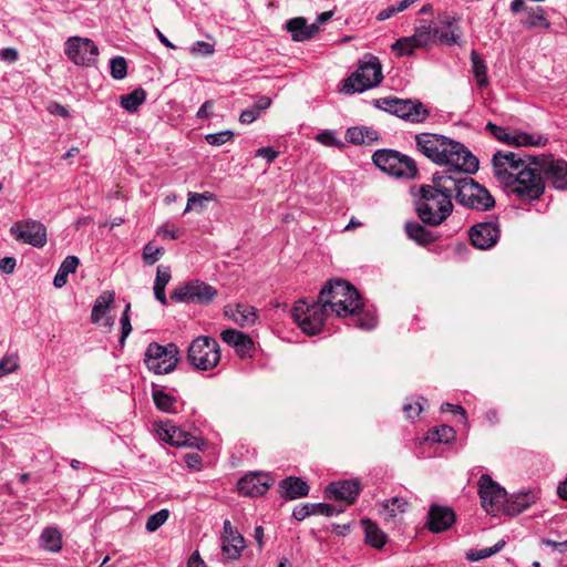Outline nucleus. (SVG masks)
Listing matches in <instances>:
<instances>
[{"mask_svg": "<svg viewBox=\"0 0 567 567\" xmlns=\"http://www.w3.org/2000/svg\"><path fill=\"white\" fill-rule=\"evenodd\" d=\"M494 176L520 200H535L545 190V182L534 159L513 152H497L493 159Z\"/></svg>", "mask_w": 567, "mask_h": 567, "instance_id": "f257e3e1", "label": "nucleus"}, {"mask_svg": "<svg viewBox=\"0 0 567 567\" xmlns=\"http://www.w3.org/2000/svg\"><path fill=\"white\" fill-rule=\"evenodd\" d=\"M318 297L330 313L347 318L348 326L362 330H371L377 326V317L370 311H362L363 303L358 290L346 280H328Z\"/></svg>", "mask_w": 567, "mask_h": 567, "instance_id": "f03ea898", "label": "nucleus"}, {"mask_svg": "<svg viewBox=\"0 0 567 567\" xmlns=\"http://www.w3.org/2000/svg\"><path fill=\"white\" fill-rule=\"evenodd\" d=\"M450 173H434L431 185H421L415 212L423 224L440 226L453 212L454 187Z\"/></svg>", "mask_w": 567, "mask_h": 567, "instance_id": "7ed1b4c3", "label": "nucleus"}, {"mask_svg": "<svg viewBox=\"0 0 567 567\" xmlns=\"http://www.w3.org/2000/svg\"><path fill=\"white\" fill-rule=\"evenodd\" d=\"M454 184V198L464 207L476 210H488L494 207L495 200L489 192L464 175H452Z\"/></svg>", "mask_w": 567, "mask_h": 567, "instance_id": "20e7f679", "label": "nucleus"}, {"mask_svg": "<svg viewBox=\"0 0 567 567\" xmlns=\"http://www.w3.org/2000/svg\"><path fill=\"white\" fill-rule=\"evenodd\" d=\"M446 150L442 151L435 164L446 166L441 173L451 175L474 174L478 169V159L462 143L447 138Z\"/></svg>", "mask_w": 567, "mask_h": 567, "instance_id": "39448f33", "label": "nucleus"}, {"mask_svg": "<svg viewBox=\"0 0 567 567\" xmlns=\"http://www.w3.org/2000/svg\"><path fill=\"white\" fill-rule=\"evenodd\" d=\"M383 80L382 65L379 59L372 54H365L353 72L343 84V92L347 94L362 93L378 86Z\"/></svg>", "mask_w": 567, "mask_h": 567, "instance_id": "423d86ee", "label": "nucleus"}, {"mask_svg": "<svg viewBox=\"0 0 567 567\" xmlns=\"http://www.w3.org/2000/svg\"><path fill=\"white\" fill-rule=\"evenodd\" d=\"M373 105L411 123H423L430 115L429 110L419 100L386 96L373 100Z\"/></svg>", "mask_w": 567, "mask_h": 567, "instance_id": "0eeeda50", "label": "nucleus"}, {"mask_svg": "<svg viewBox=\"0 0 567 567\" xmlns=\"http://www.w3.org/2000/svg\"><path fill=\"white\" fill-rule=\"evenodd\" d=\"M329 313V310L319 299L311 303H308L306 299H300L292 308L295 322L309 336H315L321 331Z\"/></svg>", "mask_w": 567, "mask_h": 567, "instance_id": "6e6552de", "label": "nucleus"}, {"mask_svg": "<svg viewBox=\"0 0 567 567\" xmlns=\"http://www.w3.org/2000/svg\"><path fill=\"white\" fill-rule=\"evenodd\" d=\"M372 161L378 168L398 178H413L417 174L415 162L398 151L378 150Z\"/></svg>", "mask_w": 567, "mask_h": 567, "instance_id": "1a4fd4ad", "label": "nucleus"}, {"mask_svg": "<svg viewBox=\"0 0 567 567\" xmlns=\"http://www.w3.org/2000/svg\"><path fill=\"white\" fill-rule=\"evenodd\" d=\"M179 361V349L171 342L165 346L151 342L144 353L146 368L155 374H168L173 372Z\"/></svg>", "mask_w": 567, "mask_h": 567, "instance_id": "9d476101", "label": "nucleus"}, {"mask_svg": "<svg viewBox=\"0 0 567 567\" xmlns=\"http://www.w3.org/2000/svg\"><path fill=\"white\" fill-rule=\"evenodd\" d=\"M187 360L192 367L200 371L215 368L220 361L218 342L209 337L194 339L188 347Z\"/></svg>", "mask_w": 567, "mask_h": 567, "instance_id": "9b49d317", "label": "nucleus"}, {"mask_svg": "<svg viewBox=\"0 0 567 567\" xmlns=\"http://www.w3.org/2000/svg\"><path fill=\"white\" fill-rule=\"evenodd\" d=\"M477 485L481 504L485 512L493 516L499 513L505 514L508 498L506 489L493 481L488 474L481 475Z\"/></svg>", "mask_w": 567, "mask_h": 567, "instance_id": "f8f14e48", "label": "nucleus"}, {"mask_svg": "<svg viewBox=\"0 0 567 567\" xmlns=\"http://www.w3.org/2000/svg\"><path fill=\"white\" fill-rule=\"evenodd\" d=\"M10 235L19 243L42 248L48 241L45 226L35 219H21L12 224Z\"/></svg>", "mask_w": 567, "mask_h": 567, "instance_id": "ddd939ff", "label": "nucleus"}, {"mask_svg": "<svg viewBox=\"0 0 567 567\" xmlns=\"http://www.w3.org/2000/svg\"><path fill=\"white\" fill-rule=\"evenodd\" d=\"M217 293V290L213 286L200 280H193L175 288L171 293V299L177 302L207 305Z\"/></svg>", "mask_w": 567, "mask_h": 567, "instance_id": "4468645a", "label": "nucleus"}, {"mask_svg": "<svg viewBox=\"0 0 567 567\" xmlns=\"http://www.w3.org/2000/svg\"><path fill=\"white\" fill-rule=\"evenodd\" d=\"M538 167L539 173L556 189L567 188V162L554 159L551 156H529Z\"/></svg>", "mask_w": 567, "mask_h": 567, "instance_id": "2eb2a0df", "label": "nucleus"}, {"mask_svg": "<svg viewBox=\"0 0 567 567\" xmlns=\"http://www.w3.org/2000/svg\"><path fill=\"white\" fill-rule=\"evenodd\" d=\"M64 52L74 64L89 66L96 61L99 49L91 39L71 37L65 42Z\"/></svg>", "mask_w": 567, "mask_h": 567, "instance_id": "dca6fc26", "label": "nucleus"}, {"mask_svg": "<svg viewBox=\"0 0 567 567\" xmlns=\"http://www.w3.org/2000/svg\"><path fill=\"white\" fill-rule=\"evenodd\" d=\"M272 482V478L266 473H250L238 481L237 489L243 496L257 497L264 495Z\"/></svg>", "mask_w": 567, "mask_h": 567, "instance_id": "f3484780", "label": "nucleus"}, {"mask_svg": "<svg viewBox=\"0 0 567 567\" xmlns=\"http://www.w3.org/2000/svg\"><path fill=\"white\" fill-rule=\"evenodd\" d=\"M498 225L492 221L474 225L470 230V239L473 246L478 249L493 247L499 238Z\"/></svg>", "mask_w": 567, "mask_h": 567, "instance_id": "a211bd4d", "label": "nucleus"}, {"mask_svg": "<svg viewBox=\"0 0 567 567\" xmlns=\"http://www.w3.org/2000/svg\"><path fill=\"white\" fill-rule=\"evenodd\" d=\"M447 136L432 133H420L415 136L417 150L435 163L442 151L446 150Z\"/></svg>", "mask_w": 567, "mask_h": 567, "instance_id": "6ab92c4d", "label": "nucleus"}, {"mask_svg": "<svg viewBox=\"0 0 567 567\" xmlns=\"http://www.w3.org/2000/svg\"><path fill=\"white\" fill-rule=\"evenodd\" d=\"M360 491L361 485L358 481L334 482L326 488V497L352 504L359 496Z\"/></svg>", "mask_w": 567, "mask_h": 567, "instance_id": "aec40b11", "label": "nucleus"}, {"mask_svg": "<svg viewBox=\"0 0 567 567\" xmlns=\"http://www.w3.org/2000/svg\"><path fill=\"white\" fill-rule=\"evenodd\" d=\"M161 440L173 446L199 447L202 441L197 436L175 425H166L158 431Z\"/></svg>", "mask_w": 567, "mask_h": 567, "instance_id": "412c9836", "label": "nucleus"}, {"mask_svg": "<svg viewBox=\"0 0 567 567\" xmlns=\"http://www.w3.org/2000/svg\"><path fill=\"white\" fill-rule=\"evenodd\" d=\"M455 514L450 507L432 505L427 514V527L433 533H441L451 527Z\"/></svg>", "mask_w": 567, "mask_h": 567, "instance_id": "4be33fe9", "label": "nucleus"}, {"mask_svg": "<svg viewBox=\"0 0 567 567\" xmlns=\"http://www.w3.org/2000/svg\"><path fill=\"white\" fill-rule=\"evenodd\" d=\"M507 145L512 146H545L548 142V138L543 134L538 133H527L523 131H509L505 134L503 140L501 141Z\"/></svg>", "mask_w": 567, "mask_h": 567, "instance_id": "5701e85b", "label": "nucleus"}, {"mask_svg": "<svg viewBox=\"0 0 567 567\" xmlns=\"http://www.w3.org/2000/svg\"><path fill=\"white\" fill-rule=\"evenodd\" d=\"M538 495L534 491H525L512 494L507 498L505 514L511 516L518 515L535 504Z\"/></svg>", "mask_w": 567, "mask_h": 567, "instance_id": "b1692460", "label": "nucleus"}, {"mask_svg": "<svg viewBox=\"0 0 567 567\" xmlns=\"http://www.w3.org/2000/svg\"><path fill=\"white\" fill-rule=\"evenodd\" d=\"M343 509H337L333 505L326 503H306L303 505L295 507L292 512V516L297 520H303L308 516L311 515H323V516H333L340 514Z\"/></svg>", "mask_w": 567, "mask_h": 567, "instance_id": "393cba45", "label": "nucleus"}, {"mask_svg": "<svg viewBox=\"0 0 567 567\" xmlns=\"http://www.w3.org/2000/svg\"><path fill=\"white\" fill-rule=\"evenodd\" d=\"M286 29L291 33L293 41L302 42L311 39L319 30L317 23L307 24L302 17L289 19L286 22Z\"/></svg>", "mask_w": 567, "mask_h": 567, "instance_id": "a878e982", "label": "nucleus"}, {"mask_svg": "<svg viewBox=\"0 0 567 567\" xmlns=\"http://www.w3.org/2000/svg\"><path fill=\"white\" fill-rule=\"evenodd\" d=\"M224 342L235 348L236 352L240 357H245L250 353L254 348L251 339L240 331L234 329H227L220 334Z\"/></svg>", "mask_w": 567, "mask_h": 567, "instance_id": "bb28decb", "label": "nucleus"}, {"mask_svg": "<svg viewBox=\"0 0 567 567\" xmlns=\"http://www.w3.org/2000/svg\"><path fill=\"white\" fill-rule=\"evenodd\" d=\"M225 316L239 326H251L257 320L256 309L248 305L226 306Z\"/></svg>", "mask_w": 567, "mask_h": 567, "instance_id": "cd10ccee", "label": "nucleus"}, {"mask_svg": "<svg viewBox=\"0 0 567 567\" xmlns=\"http://www.w3.org/2000/svg\"><path fill=\"white\" fill-rule=\"evenodd\" d=\"M440 21L444 27L434 29V38H437L442 44H456L461 37V31L458 27L455 25V19L450 16H444Z\"/></svg>", "mask_w": 567, "mask_h": 567, "instance_id": "c85d7f7f", "label": "nucleus"}, {"mask_svg": "<svg viewBox=\"0 0 567 567\" xmlns=\"http://www.w3.org/2000/svg\"><path fill=\"white\" fill-rule=\"evenodd\" d=\"M280 492L287 499L305 497L309 494L308 484L299 477L289 476L279 483Z\"/></svg>", "mask_w": 567, "mask_h": 567, "instance_id": "c756f323", "label": "nucleus"}, {"mask_svg": "<svg viewBox=\"0 0 567 567\" xmlns=\"http://www.w3.org/2000/svg\"><path fill=\"white\" fill-rule=\"evenodd\" d=\"M409 503L402 497H392L380 503V514L385 523H395L400 514L404 513Z\"/></svg>", "mask_w": 567, "mask_h": 567, "instance_id": "7c9ffc66", "label": "nucleus"}, {"mask_svg": "<svg viewBox=\"0 0 567 567\" xmlns=\"http://www.w3.org/2000/svg\"><path fill=\"white\" fill-rule=\"evenodd\" d=\"M404 230L406 236L421 246H426L434 243L437 237L423 225L416 221L405 223Z\"/></svg>", "mask_w": 567, "mask_h": 567, "instance_id": "2f4dec72", "label": "nucleus"}, {"mask_svg": "<svg viewBox=\"0 0 567 567\" xmlns=\"http://www.w3.org/2000/svg\"><path fill=\"white\" fill-rule=\"evenodd\" d=\"M39 545L42 549L59 553L62 549V534L56 527H45L40 537Z\"/></svg>", "mask_w": 567, "mask_h": 567, "instance_id": "473e14b6", "label": "nucleus"}, {"mask_svg": "<svg viewBox=\"0 0 567 567\" xmlns=\"http://www.w3.org/2000/svg\"><path fill=\"white\" fill-rule=\"evenodd\" d=\"M520 22L528 29L547 30L550 28V22L546 17L544 8L538 6L526 9L525 18Z\"/></svg>", "mask_w": 567, "mask_h": 567, "instance_id": "72a5a7b5", "label": "nucleus"}, {"mask_svg": "<svg viewBox=\"0 0 567 567\" xmlns=\"http://www.w3.org/2000/svg\"><path fill=\"white\" fill-rule=\"evenodd\" d=\"M361 524L364 528L365 543L375 549H381L388 540L386 534L370 519H362Z\"/></svg>", "mask_w": 567, "mask_h": 567, "instance_id": "f704fd0d", "label": "nucleus"}, {"mask_svg": "<svg viewBox=\"0 0 567 567\" xmlns=\"http://www.w3.org/2000/svg\"><path fill=\"white\" fill-rule=\"evenodd\" d=\"M114 299L115 293L113 291H104L96 298L91 312V321L93 323L96 324L101 322L111 305L114 302Z\"/></svg>", "mask_w": 567, "mask_h": 567, "instance_id": "c9c22d12", "label": "nucleus"}, {"mask_svg": "<svg viewBox=\"0 0 567 567\" xmlns=\"http://www.w3.org/2000/svg\"><path fill=\"white\" fill-rule=\"evenodd\" d=\"M245 548V539L236 533L231 536H225L223 538L221 550L226 558L237 559L240 556L241 550Z\"/></svg>", "mask_w": 567, "mask_h": 567, "instance_id": "e433bc0d", "label": "nucleus"}, {"mask_svg": "<svg viewBox=\"0 0 567 567\" xmlns=\"http://www.w3.org/2000/svg\"><path fill=\"white\" fill-rule=\"evenodd\" d=\"M171 280V268L168 266L159 265L156 271V278L154 284V296L162 305L167 303L165 296V288Z\"/></svg>", "mask_w": 567, "mask_h": 567, "instance_id": "4c0bfd02", "label": "nucleus"}, {"mask_svg": "<svg viewBox=\"0 0 567 567\" xmlns=\"http://www.w3.org/2000/svg\"><path fill=\"white\" fill-rule=\"evenodd\" d=\"M80 264V260L78 257L75 256H68L63 261L62 264L60 265L55 276H54V279H53V285L55 288H62L66 281H68V276L70 274H73L75 272L78 266Z\"/></svg>", "mask_w": 567, "mask_h": 567, "instance_id": "58836bf2", "label": "nucleus"}, {"mask_svg": "<svg viewBox=\"0 0 567 567\" xmlns=\"http://www.w3.org/2000/svg\"><path fill=\"white\" fill-rule=\"evenodd\" d=\"M145 100V90L138 87L128 94L121 95L120 104L128 113H135Z\"/></svg>", "mask_w": 567, "mask_h": 567, "instance_id": "ea45409f", "label": "nucleus"}, {"mask_svg": "<svg viewBox=\"0 0 567 567\" xmlns=\"http://www.w3.org/2000/svg\"><path fill=\"white\" fill-rule=\"evenodd\" d=\"M471 62L473 68V74L476 79L480 87L488 85L487 66L481 55L476 51L471 52Z\"/></svg>", "mask_w": 567, "mask_h": 567, "instance_id": "a19ab883", "label": "nucleus"}, {"mask_svg": "<svg viewBox=\"0 0 567 567\" xmlns=\"http://www.w3.org/2000/svg\"><path fill=\"white\" fill-rule=\"evenodd\" d=\"M391 48L398 55L402 56L412 55L416 49L424 48V45L419 44L417 39L412 34L398 39Z\"/></svg>", "mask_w": 567, "mask_h": 567, "instance_id": "79ce46f5", "label": "nucleus"}, {"mask_svg": "<svg viewBox=\"0 0 567 567\" xmlns=\"http://www.w3.org/2000/svg\"><path fill=\"white\" fill-rule=\"evenodd\" d=\"M153 401L155 406L162 412H176V399L163 390L153 391Z\"/></svg>", "mask_w": 567, "mask_h": 567, "instance_id": "37998d69", "label": "nucleus"}, {"mask_svg": "<svg viewBox=\"0 0 567 567\" xmlns=\"http://www.w3.org/2000/svg\"><path fill=\"white\" fill-rule=\"evenodd\" d=\"M505 546V540H498L494 546L482 548V549H472L466 553V559L470 561H478L485 558H488L498 551H501Z\"/></svg>", "mask_w": 567, "mask_h": 567, "instance_id": "c03bdc74", "label": "nucleus"}, {"mask_svg": "<svg viewBox=\"0 0 567 567\" xmlns=\"http://www.w3.org/2000/svg\"><path fill=\"white\" fill-rule=\"evenodd\" d=\"M434 29L429 20H421L413 35L417 39L419 44L429 45L434 39Z\"/></svg>", "mask_w": 567, "mask_h": 567, "instance_id": "a18cd8bd", "label": "nucleus"}, {"mask_svg": "<svg viewBox=\"0 0 567 567\" xmlns=\"http://www.w3.org/2000/svg\"><path fill=\"white\" fill-rule=\"evenodd\" d=\"M169 517V511L166 508H163L155 514L151 515L147 520L145 528L150 533L156 532L162 525L166 523V520Z\"/></svg>", "mask_w": 567, "mask_h": 567, "instance_id": "49530a36", "label": "nucleus"}, {"mask_svg": "<svg viewBox=\"0 0 567 567\" xmlns=\"http://www.w3.org/2000/svg\"><path fill=\"white\" fill-rule=\"evenodd\" d=\"M111 75L114 80H123L127 74V63L123 56H115L110 61Z\"/></svg>", "mask_w": 567, "mask_h": 567, "instance_id": "de8ad7c7", "label": "nucleus"}, {"mask_svg": "<svg viewBox=\"0 0 567 567\" xmlns=\"http://www.w3.org/2000/svg\"><path fill=\"white\" fill-rule=\"evenodd\" d=\"M455 437L453 427L441 425L431 432V440L436 443H449Z\"/></svg>", "mask_w": 567, "mask_h": 567, "instance_id": "09e8293b", "label": "nucleus"}, {"mask_svg": "<svg viewBox=\"0 0 567 567\" xmlns=\"http://www.w3.org/2000/svg\"><path fill=\"white\" fill-rule=\"evenodd\" d=\"M316 141L328 147H343V143L337 137L331 130H326L316 135Z\"/></svg>", "mask_w": 567, "mask_h": 567, "instance_id": "8fccbe9b", "label": "nucleus"}, {"mask_svg": "<svg viewBox=\"0 0 567 567\" xmlns=\"http://www.w3.org/2000/svg\"><path fill=\"white\" fill-rule=\"evenodd\" d=\"M233 138L234 132L230 130L210 133L205 136L206 142L213 146H221L225 143L233 141Z\"/></svg>", "mask_w": 567, "mask_h": 567, "instance_id": "3c124183", "label": "nucleus"}, {"mask_svg": "<svg viewBox=\"0 0 567 567\" xmlns=\"http://www.w3.org/2000/svg\"><path fill=\"white\" fill-rule=\"evenodd\" d=\"M163 252V248L147 243L143 249V260L146 265L152 266L161 258Z\"/></svg>", "mask_w": 567, "mask_h": 567, "instance_id": "603ef678", "label": "nucleus"}, {"mask_svg": "<svg viewBox=\"0 0 567 567\" xmlns=\"http://www.w3.org/2000/svg\"><path fill=\"white\" fill-rule=\"evenodd\" d=\"M214 199V195L209 192H205V193H188V200H187V205L184 209V214L188 213L190 209H193V207L195 205H199L200 207L203 206V203L204 202H209V200H213Z\"/></svg>", "mask_w": 567, "mask_h": 567, "instance_id": "864d4df0", "label": "nucleus"}, {"mask_svg": "<svg viewBox=\"0 0 567 567\" xmlns=\"http://www.w3.org/2000/svg\"><path fill=\"white\" fill-rule=\"evenodd\" d=\"M130 309H131V305L127 303L125 309H124V312L121 317V337H120V340H118V343L121 347H123L125 344V340L126 338L128 337V334L131 333L132 331V324H131V320H130V317H128V312H130Z\"/></svg>", "mask_w": 567, "mask_h": 567, "instance_id": "5fc2aeb1", "label": "nucleus"}, {"mask_svg": "<svg viewBox=\"0 0 567 567\" xmlns=\"http://www.w3.org/2000/svg\"><path fill=\"white\" fill-rule=\"evenodd\" d=\"M215 49L214 45L205 41H196L192 48L190 53L194 55H212Z\"/></svg>", "mask_w": 567, "mask_h": 567, "instance_id": "6e6d98bb", "label": "nucleus"}, {"mask_svg": "<svg viewBox=\"0 0 567 567\" xmlns=\"http://www.w3.org/2000/svg\"><path fill=\"white\" fill-rule=\"evenodd\" d=\"M346 140L349 143L357 144V145L364 144L362 126L361 127L354 126V127L348 128L346 132Z\"/></svg>", "mask_w": 567, "mask_h": 567, "instance_id": "4d7b16f0", "label": "nucleus"}, {"mask_svg": "<svg viewBox=\"0 0 567 567\" xmlns=\"http://www.w3.org/2000/svg\"><path fill=\"white\" fill-rule=\"evenodd\" d=\"M179 234L181 231L178 229L168 224H164L157 229V235L164 238L176 239L179 237Z\"/></svg>", "mask_w": 567, "mask_h": 567, "instance_id": "13d9d810", "label": "nucleus"}, {"mask_svg": "<svg viewBox=\"0 0 567 567\" xmlns=\"http://www.w3.org/2000/svg\"><path fill=\"white\" fill-rule=\"evenodd\" d=\"M259 117V113L257 112L256 109H254L252 106L251 107H248L246 110H244L240 115H239V122L241 124H250L252 123L254 121H256L257 118Z\"/></svg>", "mask_w": 567, "mask_h": 567, "instance_id": "bf43d9fd", "label": "nucleus"}, {"mask_svg": "<svg viewBox=\"0 0 567 567\" xmlns=\"http://www.w3.org/2000/svg\"><path fill=\"white\" fill-rule=\"evenodd\" d=\"M485 128L499 142L503 140L505 134L508 132L507 127L498 126L492 122H488L486 124Z\"/></svg>", "mask_w": 567, "mask_h": 567, "instance_id": "052dcab7", "label": "nucleus"}, {"mask_svg": "<svg viewBox=\"0 0 567 567\" xmlns=\"http://www.w3.org/2000/svg\"><path fill=\"white\" fill-rule=\"evenodd\" d=\"M17 367V363L12 359L2 358L0 360V379L10 372H13Z\"/></svg>", "mask_w": 567, "mask_h": 567, "instance_id": "680f3d73", "label": "nucleus"}, {"mask_svg": "<svg viewBox=\"0 0 567 567\" xmlns=\"http://www.w3.org/2000/svg\"><path fill=\"white\" fill-rule=\"evenodd\" d=\"M17 260L14 257H3L0 259V270L3 274H12L14 271Z\"/></svg>", "mask_w": 567, "mask_h": 567, "instance_id": "e2e57ef3", "label": "nucleus"}, {"mask_svg": "<svg viewBox=\"0 0 567 567\" xmlns=\"http://www.w3.org/2000/svg\"><path fill=\"white\" fill-rule=\"evenodd\" d=\"M422 410H423V408L420 404V402L405 403L403 406V411L409 419H414V417L419 416V414L422 412Z\"/></svg>", "mask_w": 567, "mask_h": 567, "instance_id": "0e129e2a", "label": "nucleus"}, {"mask_svg": "<svg viewBox=\"0 0 567 567\" xmlns=\"http://www.w3.org/2000/svg\"><path fill=\"white\" fill-rule=\"evenodd\" d=\"M48 111L51 114L61 116L63 118H68L70 116L69 110L58 102L50 103L48 106Z\"/></svg>", "mask_w": 567, "mask_h": 567, "instance_id": "69168bd1", "label": "nucleus"}, {"mask_svg": "<svg viewBox=\"0 0 567 567\" xmlns=\"http://www.w3.org/2000/svg\"><path fill=\"white\" fill-rule=\"evenodd\" d=\"M256 156L265 158L267 163H271L278 156V152L271 147H261L256 151Z\"/></svg>", "mask_w": 567, "mask_h": 567, "instance_id": "338daca9", "label": "nucleus"}, {"mask_svg": "<svg viewBox=\"0 0 567 567\" xmlns=\"http://www.w3.org/2000/svg\"><path fill=\"white\" fill-rule=\"evenodd\" d=\"M18 51L14 48H4L0 50V59L2 61L13 63L18 60Z\"/></svg>", "mask_w": 567, "mask_h": 567, "instance_id": "774afa93", "label": "nucleus"}]
</instances>
